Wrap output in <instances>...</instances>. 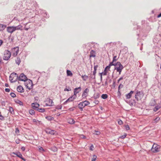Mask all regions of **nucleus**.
Returning a JSON list of instances; mask_svg holds the SVG:
<instances>
[{
  "instance_id": "f257e3e1",
  "label": "nucleus",
  "mask_w": 161,
  "mask_h": 161,
  "mask_svg": "<svg viewBox=\"0 0 161 161\" xmlns=\"http://www.w3.org/2000/svg\"><path fill=\"white\" fill-rule=\"evenodd\" d=\"M18 79V75L15 73H11L9 76V80L12 83L15 82Z\"/></svg>"
},
{
  "instance_id": "f03ea898",
  "label": "nucleus",
  "mask_w": 161,
  "mask_h": 161,
  "mask_svg": "<svg viewBox=\"0 0 161 161\" xmlns=\"http://www.w3.org/2000/svg\"><path fill=\"white\" fill-rule=\"evenodd\" d=\"M90 102L87 101H85L83 102H80L78 105V108L80 110L82 111L83 110V108L85 106L89 105L90 104Z\"/></svg>"
},
{
  "instance_id": "7ed1b4c3",
  "label": "nucleus",
  "mask_w": 161,
  "mask_h": 161,
  "mask_svg": "<svg viewBox=\"0 0 161 161\" xmlns=\"http://www.w3.org/2000/svg\"><path fill=\"white\" fill-rule=\"evenodd\" d=\"M116 66L114 67V70H116L117 71L119 72V75L121 74V73L124 68L123 66L119 62H117L116 63Z\"/></svg>"
},
{
  "instance_id": "20e7f679",
  "label": "nucleus",
  "mask_w": 161,
  "mask_h": 161,
  "mask_svg": "<svg viewBox=\"0 0 161 161\" xmlns=\"http://www.w3.org/2000/svg\"><path fill=\"white\" fill-rule=\"evenodd\" d=\"M11 55V52L8 50H6L4 52L3 59L4 60H8L10 58Z\"/></svg>"
},
{
  "instance_id": "39448f33",
  "label": "nucleus",
  "mask_w": 161,
  "mask_h": 161,
  "mask_svg": "<svg viewBox=\"0 0 161 161\" xmlns=\"http://www.w3.org/2000/svg\"><path fill=\"white\" fill-rule=\"evenodd\" d=\"M143 95V94L142 92L137 91L135 95V98L138 101L141 99Z\"/></svg>"
},
{
  "instance_id": "423d86ee",
  "label": "nucleus",
  "mask_w": 161,
  "mask_h": 161,
  "mask_svg": "<svg viewBox=\"0 0 161 161\" xmlns=\"http://www.w3.org/2000/svg\"><path fill=\"white\" fill-rule=\"evenodd\" d=\"M160 146L156 144H154L151 148V150L153 153H156L159 151Z\"/></svg>"
},
{
  "instance_id": "0eeeda50",
  "label": "nucleus",
  "mask_w": 161,
  "mask_h": 161,
  "mask_svg": "<svg viewBox=\"0 0 161 161\" xmlns=\"http://www.w3.org/2000/svg\"><path fill=\"white\" fill-rule=\"evenodd\" d=\"M19 48L18 47H14L12 49V52L13 53V56L14 57L16 56L19 52Z\"/></svg>"
},
{
  "instance_id": "6e6552de",
  "label": "nucleus",
  "mask_w": 161,
  "mask_h": 161,
  "mask_svg": "<svg viewBox=\"0 0 161 161\" xmlns=\"http://www.w3.org/2000/svg\"><path fill=\"white\" fill-rule=\"evenodd\" d=\"M19 80L25 81L28 80L26 76L23 74L21 73L19 77L18 76V79Z\"/></svg>"
},
{
  "instance_id": "1a4fd4ad",
  "label": "nucleus",
  "mask_w": 161,
  "mask_h": 161,
  "mask_svg": "<svg viewBox=\"0 0 161 161\" xmlns=\"http://www.w3.org/2000/svg\"><path fill=\"white\" fill-rule=\"evenodd\" d=\"M26 85H25L27 88H28L29 90H31L33 86V83L32 81L30 80H29L28 82H26Z\"/></svg>"
},
{
  "instance_id": "9d476101",
  "label": "nucleus",
  "mask_w": 161,
  "mask_h": 161,
  "mask_svg": "<svg viewBox=\"0 0 161 161\" xmlns=\"http://www.w3.org/2000/svg\"><path fill=\"white\" fill-rule=\"evenodd\" d=\"M46 102H47L46 103V106H51L53 105V100L50 98H47Z\"/></svg>"
},
{
  "instance_id": "9b49d317",
  "label": "nucleus",
  "mask_w": 161,
  "mask_h": 161,
  "mask_svg": "<svg viewBox=\"0 0 161 161\" xmlns=\"http://www.w3.org/2000/svg\"><path fill=\"white\" fill-rule=\"evenodd\" d=\"M7 31L11 34L12 33L15 31L14 26H10L8 27L7 29Z\"/></svg>"
},
{
  "instance_id": "f8f14e48",
  "label": "nucleus",
  "mask_w": 161,
  "mask_h": 161,
  "mask_svg": "<svg viewBox=\"0 0 161 161\" xmlns=\"http://www.w3.org/2000/svg\"><path fill=\"white\" fill-rule=\"evenodd\" d=\"M89 92V89L86 88L83 91L82 95V97L83 98H86L88 95V93Z\"/></svg>"
},
{
  "instance_id": "ddd939ff",
  "label": "nucleus",
  "mask_w": 161,
  "mask_h": 161,
  "mask_svg": "<svg viewBox=\"0 0 161 161\" xmlns=\"http://www.w3.org/2000/svg\"><path fill=\"white\" fill-rule=\"evenodd\" d=\"M13 154L15 155H16L18 157L21 158L24 161H26L25 159L23 157L22 155L20 152H16L15 153H13Z\"/></svg>"
},
{
  "instance_id": "4468645a",
  "label": "nucleus",
  "mask_w": 161,
  "mask_h": 161,
  "mask_svg": "<svg viewBox=\"0 0 161 161\" xmlns=\"http://www.w3.org/2000/svg\"><path fill=\"white\" fill-rule=\"evenodd\" d=\"M81 88L80 86L74 89V95L76 97V94L81 91Z\"/></svg>"
},
{
  "instance_id": "2eb2a0df",
  "label": "nucleus",
  "mask_w": 161,
  "mask_h": 161,
  "mask_svg": "<svg viewBox=\"0 0 161 161\" xmlns=\"http://www.w3.org/2000/svg\"><path fill=\"white\" fill-rule=\"evenodd\" d=\"M47 134L54 135L55 134L56 131L53 130H52L50 129H47L45 130Z\"/></svg>"
},
{
  "instance_id": "dca6fc26",
  "label": "nucleus",
  "mask_w": 161,
  "mask_h": 161,
  "mask_svg": "<svg viewBox=\"0 0 161 161\" xmlns=\"http://www.w3.org/2000/svg\"><path fill=\"white\" fill-rule=\"evenodd\" d=\"M31 105L33 108L36 110L39 107V104L37 103H32Z\"/></svg>"
},
{
  "instance_id": "f3484780",
  "label": "nucleus",
  "mask_w": 161,
  "mask_h": 161,
  "mask_svg": "<svg viewBox=\"0 0 161 161\" xmlns=\"http://www.w3.org/2000/svg\"><path fill=\"white\" fill-rule=\"evenodd\" d=\"M17 91L19 92L22 93L24 92V89L21 86H19L17 88Z\"/></svg>"
},
{
  "instance_id": "a211bd4d",
  "label": "nucleus",
  "mask_w": 161,
  "mask_h": 161,
  "mask_svg": "<svg viewBox=\"0 0 161 161\" xmlns=\"http://www.w3.org/2000/svg\"><path fill=\"white\" fill-rule=\"evenodd\" d=\"M96 56L95 52L92 50L90 53V57H95Z\"/></svg>"
},
{
  "instance_id": "6ab92c4d",
  "label": "nucleus",
  "mask_w": 161,
  "mask_h": 161,
  "mask_svg": "<svg viewBox=\"0 0 161 161\" xmlns=\"http://www.w3.org/2000/svg\"><path fill=\"white\" fill-rule=\"evenodd\" d=\"M134 92L133 91H131L130 93L127 94L126 95V97L127 99L130 98L132 95V94Z\"/></svg>"
},
{
  "instance_id": "aec40b11",
  "label": "nucleus",
  "mask_w": 161,
  "mask_h": 161,
  "mask_svg": "<svg viewBox=\"0 0 161 161\" xmlns=\"http://www.w3.org/2000/svg\"><path fill=\"white\" fill-rule=\"evenodd\" d=\"M22 27L23 26L20 25H19L17 26H14L15 31L19 30H22Z\"/></svg>"
},
{
  "instance_id": "412c9836",
  "label": "nucleus",
  "mask_w": 161,
  "mask_h": 161,
  "mask_svg": "<svg viewBox=\"0 0 161 161\" xmlns=\"http://www.w3.org/2000/svg\"><path fill=\"white\" fill-rule=\"evenodd\" d=\"M76 97L74 95L71 96L69 98V102L72 101L74 99H75Z\"/></svg>"
},
{
  "instance_id": "4be33fe9",
  "label": "nucleus",
  "mask_w": 161,
  "mask_h": 161,
  "mask_svg": "<svg viewBox=\"0 0 161 161\" xmlns=\"http://www.w3.org/2000/svg\"><path fill=\"white\" fill-rule=\"evenodd\" d=\"M6 27V25L0 24V31H3Z\"/></svg>"
},
{
  "instance_id": "5701e85b",
  "label": "nucleus",
  "mask_w": 161,
  "mask_h": 161,
  "mask_svg": "<svg viewBox=\"0 0 161 161\" xmlns=\"http://www.w3.org/2000/svg\"><path fill=\"white\" fill-rule=\"evenodd\" d=\"M15 103L19 104V105L20 106L23 105V102L18 99H17L16 100H15Z\"/></svg>"
},
{
  "instance_id": "b1692460",
  "label": "nucleus",
  "mask_w": 161,
  "mask_h": 161,
  "mask_svg": "<svg viewBox=\"0 0 161 161\" xmlns=\"http://www.w3.org/2000/svg\"><path fill=\"white\" fill-rule=\"evenodd\" d=\"M136 102H135V100H133L132 101H130L129 102V104L131 106H132L133 105H135Z\"/></svg>"
},
{
  "instance_id": "393cba45",
  "label": "nucleus",
  "mask_w": 161,
  "mask_h": 161,
  "mask_svg": "<svg viewBox=\"0 0 161 161\" xmlns=\"http://www.w3.org/2000/svg\"><path fill=\"white\" fill-rule=\"evenodd\" d=\"M46 118L49 121L53 120L54 119V118L51 116H47Z\"/></svg>"
},
{
  "instance_id": "a878e982",
  "label": "nucleus",
  "mask_w": 161,
  "mask_h": 161,
  "mask_svg": "<svg viewBox=\"0 0 161 161\" xmlns=\"http://www.w3.org/2000/svg\"><path fill=\"white\" fill-rule=\"evenodd\" d=\"M100 94L98 93H97L94 95V97L95 99H97L100 97Z\"/></svg>"
},
{
  "instance_id": "bb28decb",
  "label": "nucleus",
  "mask_w": 161,
  "mask_h": 161,
  "mask_svg": "<svg viewBox=\"0 0 161 161\" xmlns=\"http://www.w3.org/2000/svg\"><path fill=\"white\" fill-rule=\"evenodd\" d=\"M81 77L84 81H86L88 78V76L86 75H82L81 76Z\"/></svg>"
},
{
  "instance_id": "cd10ccee",
  "label": "nucleus",
  "mask_w": 161,
  "mask_h": 161,
  "mask_svg": "<svg viewBox=\"0 0 161 161\" xmlns=\"http://www.w3.org/2000/svg\"><path fill=\"white\" fill-rule=\"evenodd\" d=\"M115 61H113V60L111 62H110L109 64L111 66L113 65L115 66H116L117 65L116 63H115Z\"/></svg>"
},
{
  "instance_id": "c85d7f7f",
  "label": "nucleus",
  "mask_w": 161,
  "mask_h": 161,
  "mask_svg": "<svg viewBox=\"0 0 161 161\" xmlns=\"http://www.w3.org/2000/svg\"><path fill=\"white\" fill-rule=\"evenodd\" d=\"M36 110L42 113L44 112L45 111V109L44 108H38Z\"/></svg>"
},
{
  "instance_id": "c756f323",
  "label": "nucleus",
  "mask_w": 161,
  "mask_h": 161,
  "mask_svg": "<svg viewBox=\"0 0 161 161\" xmlns=\"http://www.w3.org/2000/svg\"><path fill=\"white\" fill-rule=\"evenodd\" d=\"M16 63L18 65H19L21 62L20 59L19 58H17V59L15 60Z\"/></svg>"
},
{
  "instance_id": "7c9ffc66",
  "label": "nucleus",
  "mask_w": 161,
  "mask_h": 161,
  "mask_svg": "<svg viewBox=\"0 0 161 161\" xmlns=\"http://www.w3.org/2000/svg\"><path fill=\"white\" fill-rule=\"evenodd\" d=\"M68 123L70 124H73L75 123V121L73 119H71L69 120Z\"/></svg>"
},
{
  "instance_id": "2f4dec72",
  "label": "nucleus",
  "mask_w": 161,
  "mask_h": 161,
  "mask_svg": "<svg viewBox=\"0 0 161 161\" xmlns=\"http://www.w3.org/2000/svg\"><path fill=\"white\" fill-rule=\"evenodd\" d=\"M51 149L53 152H57L58 148L55 147L53 146L51 147Z\"/></svg>"
},
{
  "instance_id": "473e14b6",
  "label": "nucleus",
  "mask_w": 161,
  "mask_h": 161,
  "mask_svg": "<svg viewBox=\"0 0 161 161\" xmlns=\"http://www.w3.org/2000/svg\"><path fill=\"white\" fill-rule=\"evenodd\" d=\"M67 74L68 76H72L73 75L71 71L69 70H67Z\"/></svg>"
},
{
  "instance_id": "72a5a7b5",
  "label": "nucleus",
  "mask_w": 161,
  "mask_h": 161,
  "mask_svg": "<svg viewBox=\"0 0 161 161\" xmlns=\"http://www.w3.org/2000/svg\"><path fill=\"white\" fill-rule=\"evenodd\" d=\"M108 97V96L107 94H103L101 96L102 98L103 99H106Z\"/></svg>"
},
{
  "instance_id": "f704fd0d",
  "label": "nucleus",
  "mask_w": 161,
  "mask_h": 161,
  "mask_svg": "<svg viewBox=\"0 0 161 161\" xmlns=\"http://www.w3.org/2000/svg\"><path fill=\"white\" fill-rule=\"evenodd\" d=\"M96 78V77L95 75H91L89 76L90 80H92L93 79H95Z\"/></svg>"
},
{
  "instance_id": "c9c22d12",
  "label": "nucleus",
  "mask_w": 161,
  "mask_h": 161,
  "mask_svg": "<svg viewBox=\"0 0 161 161\" xmlns=\"http://www.w3.org/2000/svg\"><path fill=\"white\" fill-rule=\"evenodd\" d=\"M10 112L12 114H14V110L13 108L11 107H9V109Z\"/></svg>"
},
{
  "instance_id": "e433bc0d",
  "label": "nucleus",
  "mask_w": 161,
  "mask_h": 161,
  "mask_svg": "<svg viewBox=\"0 0 161 161\" xmlns=\"http://www.w3.org/2000/svg\"><path fill=\"white\" fill-rule=\"evenodd\" d=\"M160 107L159 106H157L155 107L153 109V110L155 112L157 111L158 110Z\"/></svg>"
},
{
  "instance_id": "4c0bfd02",
  "label": "nucleus",
  "mask_w": 161,
  "mask_h": 161,
  "mask_svg": "<svg viewBox=\"0 0 161 161\" xmlns=\"http://www.w3.org/2000/svg\"><path fill=\"white\" fill-rule=\"evenodd\" d=\"M35 112L33 109H31L29 111V113L31 114L34 115L35 114Z\"/></svg>"
},
{
  "instance_id": "58836bf2",
  "label": "nucleus",
  "mask_w": 161,
  "mask_h": 161,
  "mask_svg": "<svg viewBox=\"0 0 161 161\" xmlns=\"http://www.w3.org/2000/svg\"><path fill=\"white\" fill-rule=\"evenodd\" d=\"M97 157V156L95 155H93V157L92 158V161H96Z\"/></svg>"
},
{
  "instance_id": "ea45409f",
  "label": "nucleus",
  "mask_w": 161,
  "mask_h": 161,
  "mask_svg": "<svg viewBox=\"0 0 161 161\" xmlns=\"http://www.w3.org/2000/svg\"><path fill=\"white\" fill-rule=\"evenodd\" d=\"M10 96L13 97H15L16 96V94L13 93V92H11L10 94Z\"/></svg>"
},
{
  "instance_id": "a19ab883",
  "label": "nucleus",
  "mask_w": 161,
  "mask_h": 161,
  "mask_svg": "<svg viewBox=\"0 0 161 161\" xmlns=\"http://www.w3.org/2000/svg\"><path fill=\"white\" fill-rule=\"evenodd\" d=\"M107 70H106V69H104V71L103 72H102V73H103L102 74L104 75H107Z\"/></svg>"
},
{
  "instance_id": "79ce46f5",
  "label": "nucleus",
  "mask_w": 161,
  "mask_h": 161,
  "mask_svg": "<svg viewBox=\"0 0 161 161\" xmlns=\"http://www.w3.org/2000/svg\"><path fill=\"white\" fill-rule=\"evenodd\" d=\"M123 87V85L122 84H121V83L118 86V90H120V88H122Z\"/></svg>"
},
{
  "instance_id": "37998d69",
  "label": "nucleus",
  "mask_w": 161,
  "mask_h": 161,
  "mask_svg": "<svg viewBox=\"0 0 161 161\" xmlns=\"http://www.w3.org/2000/svg\"><path fill=\"white\" fill-rule=\"evenodd\" d=\"M111 66L109 64L108 65L106 66V68H105V69H106V70H110V68Z\"/></svg>"
},
{
  "instance_id": "c03bdc74",
  "label": "nucleus",
  "mask_w": 161,
  "mask_h": 161,
  "mask_svg": "<svg viewBox=\"0 0 161 161\" xmlns=\"http://www.w3.org/2000/svg\"><path fill=\"white\" fill-rule=\"evenodd\" d=\"M80 138L82 139H85L86 138V136L84 135H80Z\"/></svg>"
},
{
  "instance_id": "a18cd8bd",
  "label": "nucleus",
  "mask_w": 161,
  "mask_h": 161,
  "mask_svg": "<svg viewBox=\"0 0 161 161\" xmlns=\"http://www.w3.org/2000/svg\"><path fill=\"white\" fill-rule=\"evenodd\" d=\"M117 57V56H114L113 57V61H116L117 60L118 58L116 59Z\"/></svg>"
},
{
  "instance_id": "49530a36",
  "label": "nucleus",
  "mask_w": 161,
  "mask_h": 161,
  "mask_svg": "<svg viewBox=\"0 0 161 161\" xmlns=\"http://www.w3.org/2000/svg\"><path fill=\"white\" fill-rule=\"evenodd\" d=\"M71 90V89L69 87H68V88H65L64 89V91H69Z\"/></svg>"
},
{
  "instance_id": "de8ad7c7",
  "label": "nucleus",
  "mask_w": 161,
  "mask_h": 161,
  "mask_svg": "<svg viewBox=\"0 0 161 161\" xmlns=\"http://www.w3.org/2000/svg\"><path fill=\"white\" fill-rule=\"evenodd\" d=\"M62 108V106L61 105L57 106L56 107V108L58 109H60Z\"/></svg>"
},
{
  "instance_id": "09e8293b",
  "label": "nucleus",
  "mask_w": 161,
  "mask_h": 161,
  "mask_svg": "<svg viewBox=\"0 0 161 161\" xmlns=\"http://www.w3.org/2000/svg\"><path fill=\"white\" fill-rule=\"evenodd\" d=\"M126 134H125L124 135L121 136L120 137V138H122V139H124L126 137Z\"/></svg>"
},
{
  "instance_id": "8fccbe9b",
  "label": "nucleus",
  "mask_w": 161,
  "mask_h": 161,
  "mask_svg": "<svg viewBox=\"0 0 161 161\" xmlns=\"http://www.w3.org/2000/svg\"><path fill=\"white\" fill-rule=\"evenodd\" d=\"M94 146L93 145H92L90 147V150L91 151L93 150Z\"/></svg>"
},
{
  "instance_id": "3c124183",
  "label": "nucleus",
  "mask_w": 161,
  "mask_h": 161,
  "mask_svg": "<svg viewBox=\"0 0 161 161\" xmlns=\"http://www.w3.org/2000/svg\"><path fill=\"white\" fill-rule=\"evenodd\" d=\"M125 128L127 130H130V127L128 125L125 126Z\"/></svg>"
},
{
  "instance_id": "603ef678",
  "label": "nucleus",
  "mask_w": 161,
  "mask_h": 161,
  "mask_svg": "<svg viewBox=\"0 0 161 161\" xmlns=\"http://www.w3.org/2000/svg\"><path fill=\"white\" fill-rule=\"evenodd\" d=\"M118 123L119 125H121L123 124V122L121 120H119L118 121Z\"/></svg>"
},
{
  "instance_id": "864d4df0",
  "label": "nucleus",
  "mask_w": 161,
  "mask_h": 161,
  "mask_svg": "<svg viewBox=\"0 0 161 161\" xmlns=\"http://www.w3.org/2000/svg\"><path fill=\"white\" fill-rule=\"evenodd\" d=\"M39 151H40V152H43L44 151V149H43V148L42 147H41L39 148Z\"/></svg>"
},
{
  "instance_id": "5fc2aeb1",
  "label": "nucleus",
  "mask_w": 161,
  "mask_h": 161,
  "mask_svg": "<svg viewBox=\"0 0 161 161\" xmlns=\"http://www.w3.org/2000/svg\"><path fill=\"white\" fill-rule=\"evenodd\" d=\"M97 67H98V65H95L94 67V70L96 71Z\"/></svg>"
},
{
  "instance_id": "6e6d98bb",
  "label": "nucleus",
  "mask_w": 161,
  "mask_h": 161,
  "mask_svg": "<svg viewBox=\"0 0 161 161\" xmlns=\"http://www.w3.org/2000/svg\"><path fill=\"white\" fill-rule=\"evenodd\" d=\"M95 132H96V133L95 134L96 135H99L100 134V132H99V131H95Z\"/></svg>"
},
{
  "instance_id": "4d7b16f0",
  "label": "nucleus",
  "mask_w": 161,
  "mask_h": 161,
  "mask_svg": "<svg viewBox=\"0 0 161 161\" xmlns=\"http://www.w3.org/2000/svg\"><path fill=\"white\" fill-rule=\"evenodd\" d=\"M99 103V102L98 100H95L94 101V103L95 104H98Z\"/></svg>"
},
{
  "instance_id": "13d9d810",
  "label": "nucleus",
  "mask_w": 161,
  "mask_h": 161,
  "mask_svg": "<svg viewBox=\"0 0 161 161\" xmlns=\"http://www.w3.org/2000/svg\"><path fill=\"white\" fill-rule=\"evenodd\" d=\"M103 73H99V75L100 76V79H101V80H102V74Z\"/></svg>"
},
{
  "instance_id": "bf43d9fd",
  "label": "nucleus",
  "mask_w": 161,
  "mask_h": 161,
  "mask_svg": "<svg viewBox=\"0 0 161 161\" xmlns=\"http://www.w3.org/2000/svg\"><path fill=\"white\" fill-rule=\"evenodd\" d=\"M0 119L2 120H3L4 119V117L1 115V114L0 115Z\"/></svg>"
},
{
  "instance_id": "052dcab7",
  "label": "nucleus",
  "mask_w": 161,
  "mask_h": 161,
  "mask_svg": "<svg viewBox=\"0 0 161 161\" xmlns=\"http://www.w3.org/2000/svg\"><path fill=\"white\" fill-rule=\"evenodd\" d=\"M5 91L6 92H9L10 91V89L9 88H5Z\"/></svg>"
},
{
  "instance_id": "680f3d73",
  "label": "nucleus",
  "mask_w": 161,
  "mask_h": 161,
  "mask_svg": "<svg viewBox=\"0 0 161 161\" xmlns=\"http://www.w3.org/2000/svg\"><path fill=\"white\" fill-rule=\"evenodd\" d=\"M15 132L16 133H17L18 132V133L19 132V130L18 128H16Z\"/></svg>"
},
{
  "instance_id": "e2e57ef3",
  "label": "nucleus",
  "mask_w": 161,
  "mask_h": 161,
  "mask_svg": "<svg viewBox=\"0 0 161 161\" xmlns=\"http://www.w3.org/2000/svg\"><path fill=\"white\" fill-rule=\"evenodd\" d=\"M21 149L23 151H24L25 150V147H22L21 148Z\"/></svg>"
},
{
  "instance_id": "0e129e2a",
  "label": "nucleus",
  "mask_w": 161,
  "mask_h": 161,
  "mask_svg": "<svg viewBox=\"0 0 161 161\" xmlns=\"http://www.w3.org/2000/svg\"><path fill=\"white\" fill-rule=\"evenodd\" d=\"M96 73V71H95V70H94L93 71V74L92 75H95V76Z\"/></svg>"
},
{
  "instance_id": "69168bd1",
  "label": "nucleus",
  "mask_w": 161,
  "mask_h": 161,
  "mask_svg": "<svg viewBox=\"0 0 161 161\" xmlns=\"http://www.w3.org/2000/svg\"><path fill=\"white\" fill-rule=\"evenodd\" d=\"M3 43V41L2 40H0V46L2 45Z\"/></svg>"
},
{
  "instance_id": "338daca9",
  "label": "nucleus",
  "mask_w": 161,
  "mask_h": 161,
  "mask_svg": "<svg viewBox=\"0 0 161 161\" xmlns=\"http://www.w3.org/2000/svg\"><path fill=\"white\" fill-rule=\"evenodd\" d=\"M69 102V99H68L67 100H66L64 103V104L66 103H67Z\"/></svg>"
},
{
  "instance_id": "774afa93",
  "label": "nucleus",
  "mask_w": 161,
  "mask_h": 161,
  "mask_svg": "<svg viewBox=\"0 0 161 161\" xmlns=\"http://www.w3.org/2000/svg\"><path fill=\"white\" fill-rule=\"evenodd\" d=\"M161 17V13L159 14L158 15V16H157V17L158 18H159V17Z\"/></svg>"
}]
</instances>
